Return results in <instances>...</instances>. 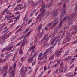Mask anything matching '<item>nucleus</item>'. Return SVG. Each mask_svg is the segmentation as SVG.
<instances>
[{
  "instance_id": "59",
  "label": "nucleus",
  "mask_w": 77,
  "mask_h": 77,
  "mask_svg": "<svg viewBox=\"0 0 77 77\" xmlns=\"http://www.w3.org/2000/svg\"><path fill=\"white\" fill-rule=\"evenodd\" d=\"M68 60H69L68 57H66V58L64 59V60L65 61Z\"/></svg>"
},
{
  "instance_id": "4",
  "label": "nucleus",
  "mask_w": 77,
  "mask_h": 77,
  "mask_svg": "<svg viewBox=\"0 0 77 77\" xmlns=\"http://www.w3.org/2000/svg\"><path fill=\"white\" fill-rule=\"evenodd\" d=\"M54 13L53 14V13ZM51 14H53V16H54V17H56V16H57V11H55V10H54L53 11V12H51Z\"/></svg>"
},
{
  "instance_id": "17",
  "label": "nucleus",
  "mask_w": 77,
  "mask_h": 77,
  "mask_svg": "<svg viewBox=\"0 0 77 77\" xmlns=\"http://www.w3.org/2000/svg\"><path fill=\"white\" fill-rule=\"evenodd\" d=\"M77 26L75 25H74L72 27V29H73V30H75L76 28H77Z\"/></svg>"
},
{
  "instance_id": "50",
  "label": "nucleus",
  "mask_w": 77,
  "mask_h": 77,
  "mask_svg": "<svg viewBox=\"0 0 77 77\" xmlns=\"http://www.w3.org/2000/svg\"><path fill=\"white\" fill-rule=\"evenodd\" d=\"M34 14V13L33 12V11H32V12L31 13V14H30V16H32L33 14Z\"/></svg>"
},
{
  "instance_id": "5",
  "label": "nucleus",
  "mask_w": 77,
  "mask_h": 77,
  "mask_svg": "<svg viewBox=\"0 0 77 77\" xmlns=\"http://www.w3.org/2000/svg\"><path fill=\"white\" fill-rule=\"evenodd\" d=\"M74 16H75V14H73L71 15L70 17V18L68 17L67 22V23H69V21H70V20H71V19H72Z\"/></svg>"
},
{
  "instance_id": "18",
  "label": "nucleus",
  "mask_w": 77,
  "mask_h": 77,
  "mask_svg": "<svg viewBox=\"0 0 77 77\" xmlns=\"http://www.w3.org/2000/svg\"><path fill=\"white\" fill-rule=\"evenodd\" d=\"M14 47V46L10 47L9 48L7 47V50L9 51V50H11V49H12V48Z\"/></svg>"
},
{
  "instance_id": "12",
  "label": "nucleus",
  "mask_w": 77,
  "mask_h": 77,
  "mask_svg": "<svg viewBox=\"0 0 77 77\" xmlns=\"http://www.w3.org/2000/svg\"><path fill=\"white\" fill-rule=\"evenodd\" d=\"M41 2V1H39L37 2L35 4H34L32 5V6H36L38 5L40 2Z\"/></svg>"
},
{
  "instance_id": "9",
  "label": "nucleus",
  "mask_w": 77,
  "mask_h": 77,
  "mask_svg": "<svg viewBox=\"0 0 77 77\" xmlns=\"http://www.w3.org/2000/svg\"><path fill=\"white\" fill-rule=\"evenodd\" d=\"M55 45H56V44L54 43L51 47H50L49 48V49H48V50H49V51H51V50H52V49H53V48L54 47Z\"/></svg>"
},
{
  "instance_id": "7",
  "label": "nucleus",
  "mask_w": 77,
  "mask_h": 77,
  "mask_svg": "<svg viewBox=\"0 0 77 77\" xmlns=\"http://www.w3.org/2000/svg\"><path fill=\"white\" fill-rule=\"evenodd\" d=\"M8 66H4L2 68V70L3 71H5V72H7V70L8 69Z\"/></svg>"
},
{
  "instance_id": "6",
  "label": "nucleus",
  "mask_w": 77,
  "mask_h": 77,
  "mask_svg": "<svg viewBox=\"0 0 77 77\" xmlns=\"http://www.w3.org/2000/svg\"><path fill=\"white\" fill-rule=\"evenodd\" d=\"M42 55V53H40L39 54L38 56V60H41L44 58V57L43 56L42 57H41V56Z\"/></svg>"
},
{
  "instance_id": "28",
  "label": "nucleus",
  "mask_w": 77,
  "mask_h": 77,
  "mask_svg": "<svg viewBox=\"0 0 77 77\" xmlns=\"http://www.w3.org/2000/svg\"><path fill=\"white\" fill-rule=\"evenodd\" d=\"M57 38H55V39H54L53 40V41L51 42V45L53 44V43H54V41H55V40H56V41H57V40H56L57 39Z\"/></svg>"
},
{
  "instance_id": "21",
  "label": "nucleus",
  "mask_w": 77,
  "mask_h": 77,
  "mask_svg": "<svg viewBox=\"0 0 77 77\" xmlns=\"http://www.w3.org/2000/svg\"><path fill=\"white\" fill-rule=\"evenodd\" d=\"M32 50H35V46H31L30 47Z\"/></svg>"
},
{
  "instance_id": "24",
  "label": "nucleus",
  "mask_w": 77,
  "mask_h": 77,
  "mask_svg": "<svg viewBox=\"0 0 77 77\" xmlns=\"http://www.w3.org/2000/svg\"><path fill=\"white\" fill-rule=\"evenodd\" d=\"M31 30V29H30V31L25 36V37H27V36H29V34H30V33Z\"/></svg>"
},
{
  "instance_id": "47",
  "label": "nucleus",
  "mask_w": 77,
  "mask_h": 77,
  "mask_svg": "<svg viewBox=\"0 0 77 77\" xmlns=\"http://www.w3.org/2000/svg\"><path fill=\"white\" fill-rule=\"evenodd\" d=\"M14 44V42H12V43H11L10 44H9V45L10 46H11V45H13Z\"/></svg>"
},
{
  "instance_id": "22",
  "label": "nucleus",
  "mask_w": 77,
  "mask_h": 77,
  "mask_svg": "<svg viewBox=\"0 0 77 77\" xmlns=\"http://www.w3.org/2000/svg\"><path fill=\"white\" fill-rule=\"evenodd\" d=\"M66 40L67 39V41H69L70 40V39L69 38V36L68 37H66Z\"/></svg>"
},
{
  "instance_id": "58",
  "label": "nucleus",
  "mask_w": 77,
  "mask_h": 77,
  "mask_svg": "<svg viewBox=\"0 0 77 77\" xmlns=\"http://www.w3.org/2000/svg\"><path fill=\"white\" fill-rule=\"evenodd\" d=\"M60 60H59L57 62V63L58 65H59L60 64Z\"/></svg>"
},
{
  "instance_id": "16",
  "label": "nucleus",
  "mask_w": 77,
  "mask_h": 77,
  "mask_svg": "<svg viewBox=\"0 0 77 77\" xmlns=\"http://www.w3.org/2000/svg\"><path fill=\"white\" fill-rule=\"evenodd\" d=\"M11 35V34H8V35L6 37H5L3 38V39H4L5 40V39H6L7 38H8L9 36H10Z\"/></svg>"
},
{
  "instance_id": "27",
  "label": "nucleus",
  "mask_w": 77,
  "mask_h": 77,
  "mask_svg": "<svg viewBox=\"0 0 77 77\" xmlns=\"http://www.w3.org/2000/svg\"><path fill=\"white\" fill-rule=\"evenodd\" d=\"M23 54V51H22V49H21L20 50L19 52V54Z\"/></svg>"
},
{
  "instance_id": "13",
  "label": "nucleus",
  "mask_w": 77,
  "mask_h": 77,
  "mask_svg": "<svg viewBox=\"0 0 77 77\" xmlns=\"http://www.w3.org/2000/svg\"><path fill=\"white\" fill-rule=\"evenodd\" d=\"M41 27H42V24H40L39 26H38V28L37 29V30L38 31V32H40V30H41Z\"/></svg>"
},
{
  "instance_id": "38",
  "label": "nucleus",
  "mask_w": 77,
  "mask_h": 77,
  "mask_svg": "<svg viewBox=\"0 0 77 77\" xmlns=\"http://www.w3.org/2000/svg\"><path fill=\"white\" fill-rule=\"evenodd\" d=\"M6 72L4 73L2 76V77H5L6 76Z\"/></svg>"
},
{
  "instance_id": "53",
  "label": "nucleus",
  "mask_w": 77,
  "mask_h": 77,
  "mask_svg": "<svg viewBox=\"0 0 77 77\" xmlns=\"http://www.w3.org/2000/svg\"><path fill=\"white\" fill-rule=\"evenodd\" d=\"M9 13V10H8V9H7V15H8Z\"/></svg>"
},
{
  "instance_id": "10",
  "label": "nucleus",
  "mask_w": 77,
  "mask_h": 77,
  "mask_svg": "<svg viewBox=\"0 0 77 77\" xmlns=\"http://www.w3.org/2000/svg\"><path fill=\"white\" fill-rule=\"evenodd\" d=\"M33 58H34V57L33 56H32L30 59H28V62H29V63H33Z\"/></svg>"
},
{
  "instance_id": "11",
  "label": "nucleus",
  "mask_w": 77,
  "mask_h": 77,
  "mask_svg": "<svg viewBox=\"0 0 77 77\" xmlns=\"http://www.w3.org/2000/svg\"><path fill=\"white\" fill-rule=\"evenodd\" d=\"M15 74V72L14 71H11V75H10L9 77H14Z\"/></svg>"
},
{
  "instance_id": "55",
  "label": "nucleus",
  "mask_w": 77,
  "mask_h": 77,
  "mask_svg": "<svg viewBox=\"0 0 77 77\" xmlns=\"http://www.w3.org/2000/svg\"><path fill=\"white\" fill-rule=\"evenodd\" d=\"M48 45V43H46L44 45L43 47H45V46H46V45Z\"/></svg>"
},
{
  "instance_id": "29",
  "label": "nucleus",
  "mask_w": 77,
  "mask_h": 77,
  "mask_svg": "<svg viewBox=\"0 0 77 77\" xmlns=\"http://www.w3.org/2000/svg\"><path fill=\"white\" fill-rule=\"evenodd\" d=\"M6 50H8V47L5 48L2 51L3 52L4 51H5Z\"/></svg>"
},
{
  "instance_id": "34",
  "label": "nucleus",
  "mask_w": 77,
  "mask_h": 77,
  "mask_svg": "<svg viewBox=\"0 0 77 77\" xmlns=\"http://www.w3.org/2000/svg\"><path fill=\"white\" fill-rule=\"evenodd\" d=\"M7 12V9H5L3 12L2 13V15H3L4 14V13L5 12Z\"/></svg>"
},
{
  "instance_id": "42",
  "label": "nucleus",
  "mask_w": 77,
  "mask_h": 77,
  "mask_svg": "<svg viewBox=\"0 0 77 77\" xmlns=\"http://www.w3.org/2000/svg\"><path fill=\"white\" fill-rule=\"evenodd\" d=\"M77 29H75V31L72 32V34H74V33H77Z\"/></svg>"
},
{
  "instance_id": "43",
  "label": "nucleus",
  "mask_w": 77,
  "mask_h": 77,
  "mask_svg": "<svg viewBox=\"0 0 77 77\" xmlns=\"http://www.w3.org/2000/svg\"><path fill=\"white\" fill-rule=\"evenodd\" d=\"M67 18V16H66L64 18V19H63V20H62V21H65L66 20V18Z\"/></svg>"
},
{
  "instance_id": "26",
  "label": "nucleus",
  "mask_w": 77,
  "mask_h": 77,
  "mask_svg": "<svg viewBox=\"0 0 77 77\" xmlns=\"http://www.w3.org/2000/svg\"><path fill=\"white\" fill-rule=\"evenodd\" d=\"M29 32V28H28L26 29V30L24 32V33L25 34L26 33H27V32Z\"/></svg>"
},
{
  "instance_id": "40",
  "label": "nucleus",
  "mask_w": 77,
  "mask_h": 77,
  "mask_svg": "<svg viewBox=\"0 0 77 77\" xmlns=\"http://www.w3.org/2000/svg\"><path fill=\"white\" fill-rule=\"evenodd\" d=\"M25 44H26V42H24L22 45V46L23 47H24V45H25Z\"/></svg>"
},
{
  "instance_id": "49",
  "label": "nucleus",
  "mask_w": 77,
  "mask_h": 77,
  "mask_svg": "<svg viewBox=\"0 0 77 77\" xmlns=\"http://www.w3.org/2000/svg\"><path fill=\"white\" fill-rule=\"evenodd\" d=\"M14 69L16 68V64L15 63H14Z\"/></svg>"
},
{
  "instance_id": "41",
  "label": "nucleus",
  "mask_w": 77,
  "mask_h": 77,
  "mask_svg": "<svg viewBox=\"0 0 77 77\" xmlns=\"http://www.w3.org/2000/svg\"><path fill=\"white\" fill-rule=\"evenodd\" d=\"M32 20H29L28 22V24H30V23H31V22H32Z\"/></svg>"
},
{
  "instance_id": "39",
  "label": "nucleus",
  "mask_w": 77,
  "mask_h": 77,
  "mask_svg": "<svg viewBox=\"0 0 77 77\" xmlns=\"http://www.w3.org/2000/svg\"><path fill=\"white\" fill-rule=\"evenodd\" d=\"M21 29H18V30H17V31H16L15 32V34H17V33H18V32H19V31H20V30H21Z\"/></svg>"
},
{
  "instance_id": "14",
  "label": "nucleus",
  "mask_w": 77,
  "mask_h": 77,
  "mask_svg": "<svg viewBox=\"0 0 77 77\" xmlns=\"http://www.w3.org/2000/svg\"><path fill=\"white\" fill-rule=\"evenodd\" d=\"M48 49H47L43 54V57H44V56H46L47 53L48 52Z\"/></svg>"
},
{
  "instance_id": "1",
  "label": "nucleus",
  "mask_w": 77,
  "mask_h": 77,
  "mask_svg": "<svg viewBox=\"0 0 77 77\" xmlns=\"http://www.w3.org/2000/svg\"><path fill=\"white\" fill-rule=\"evenodd\" d=\"M45 5H43L42 7V8L40 9V11L41 12V13L38 15L37 17V20H41L42 19V17H44L45 16V12H46V10H45V9H44L45 8Z\"/></svg>"
},
{
  "instance_id": "2",
  "label": "nucleus",
  "mask_w": 77,
  "mask_h": 77,
  "mask_svg": "<svg viewBox=\"0 0 77 77\" xmlns=\"http://www.w3.org/2000/svg\"><path fill=\"white\" fill-rule=\"evenodd\" d=\"M48 35L46 34L45 35L44 37L42 38V40L41 41L39 42V44H42V42L44 41V40L45 39V41H44V43H45V41H48L49 39L51 37V35H50L49 38H47L48 37Z\"/></svg>"
},
{
  "instance_id": "44",
  "label": "nucleus",
  "mask_w": 77,
  "mask_h": 77,
  "mask_svg": "<svg viewBox=\"0 0 77 77\" xmlns=\"http://www.w3.org/2000/svg\"><path fill=\"white\" fill-rule=\"evenodd\" d=\"M63 62H61V63L60 64V67H61L62 66H63Z\"/></svg>"
},
{
  "instance_id": "60",
  "label": "nucleus",
  "mask_w": 77,
  "mask_h": 77,
  "mask_svg": "<svg viewBox=\"0 0 77 77\" xmlns=\"http://www.w3.org/2000/svg\"><path fill=\"white\" fill-rule=\"evenodd\" d=\"M23 60H24V57H22L21 58V61L23 62Z\"/></svg>"
},
{
  "instance_id": "46",
  "label": "nucleus",
  "mask_w": 77,
  "mask_h": 77,
  "mask_svg": "<svg viewBox=\"0 0 77 77\" xmlns=\"http://www.w3.org/2000/svg\"><path fill=\"white\" fill-rule=\"evenodd\" d=\"M24 35H22V37H21L20 38H19L18 39V40H21V39H23V37H24Z\"/></svg>"
},
{
  "instance_id": "8",
  "label": "nucleus",
  "mask_w": 77,
  "mask_h": 77,
  "mask_svg": "<svg viewBox=\"0 0 77 77\" xmlns=\"http://www.w3.org/2000/svg\"><path fill=\"white\" fill-rule=\"evenodd\" d=\"M65 10H63V11L62 12V14L61 15V16L60 17V20H62V17H63V16L65 15Z\"/></svg>"
},
{
  "instance_id": "52",
  "label": "nucleus",
  "mask_w": 77,
  "mask_h": 77,
  "mask_svg": "<svg viewBox=\"0 0 77 77\" xmlns=\"http://www.w3.org/2000/svg\"><path fill=\"white\" fill-rule=\"evenodd\" d=\"M12 53H10V54H8V56H9V57H10V56H12Z\"/></svg>"
},
{
  "instance_id": "30",
  "label": "nucleus",
  "mask_w": 77,
  "mask_h": 77,
  "mask_svg": "<svg viewBox=\"0 0 77 77\" xmlns=\"http://www.w3.org/2000/svg\"><path fill=\"white\" fill-rule=\"evenodd\" d=\"M6 50H8V47L5 48L2 51L3 52L4 51H5Z\"/></svg>"
},
{
  "instance_id": "45",
  "label": "nucleus",
  "mask_w": 77,
  "mask_h": 77,
  "mask_svg": "<svg viewBox=\"0 0 77 77\" xmlns=\"http://www.w3.org/2000/svg\"><path fill=\"white\" fill-rule=\"evenodd\" d=\"M47 69V66H44V71H46Z\"/></svg>"
},
{
  "instance_id": "61",
  "label": "nucleus",
  "mask_w": 77,
  "mask_h": 77,
  "mask_svg": "<svg viewBox=\"0 0 77 77\" xmlns=\"http://www.w3.org/2000/svg\"><path fill=\"white\" fill-rule=\"evenodd\" d=\"M12 66H11L9 67V71H11V69H12Z\"/></svg>"
},
{
  "instance_id": "62",
  "label": "nucleus",
  "mask_w": 77,
  "mask_h": 77,
  "mask_svg": "<svg viewBox=\"0 0 77 77\" xmlns=\"http://www.w3.org/2000/svg\"><path fill=\"white\" fill-rule=\"evenodd\" d=\"M6 59H2V62H6Z\"/></svg>"
},
{
  "instance_id": "54",
  "label": "nucleus",
  "mask_w": 77,
  "mask_h": 77,
  "mask_svg": "<svg viewBox=\"0 0 77 77\" xmlns=\"http://www.w3.org/2000/svg\"><path fill=\"white\" fill-rule=\"evenodd\" d=\"M38 40V38H36L35 39V43H36V42H37V40Z\"/></svg>"
},
{
  "instance_id": "15",
  "label": "nucleus",
  "mask_w": 77,
  "mask_h": 77,
  "mask_svg": "<svg viewBox=\"0 0 77 77\" xmlns=\"http://www.w3.org/2000/svg\"><path fill=\"white\" fill-rule=\"evenodd\" d=\"M0 42H2L1 43V45H3V44L5 42V40H4V39H3L2 38L0 40Z\"/></svg>"
},
{
  "instance_id": "63",
  "label": "nucleus",
  "mask_w": 77,
  "mask_h": 77,
  "mask_svg": "<svg viewBox=\"0 0 77 77\" xmlns=\"http://www.w3.org/2000/svg\"><path fill=\"white\" fill-rule=\"evenodd\" d=\"M68 59L69 60V59H71V56H69L68 57Z\"/></svg>"
},
{
  "instance_id": "64",
  "label": "nucleus",
  "mask_w": 77,
  "mask_h": 77,
  "mask_svg": "<svg viewBox=\"0 0 77 77\" xmlns=\"http://www.w3.org/2000/svg\"><path fill=\"white\" fill-rule=\"evenodd\" d=\"M75 5H76V9H77V1L76 2Z\"/></svg>"
},
{
  "instance_id": "31",
  "label": "nucleus",
  "mask_w": 77,
  "mask_h": 77,
  "mask_svg": "<svg viewBox=\"0 0 77 77\" xmlns=\"http://www.w3.org/2000/svg\"><path fill=\"white\" fill-rule=\"evenodd\" d=\"M7 34H8V33H6L4 34V35L2 36V37L3 38H3H4V37H6V35H7Z\"/></svg>"
},
{
  "instance_id": "57",
  "label": "nucleus",
  "mask_w": 77,
  "mask_h": 77,
  "mask_svg": "<svg viewBox=\"0 0 77 77\" xmlns=\"http://www.w3.org/2000/svg\"><path fill=\"white\" fill-rule=\"evenodd\" d=\"M31 50H32V49H31V48H30V47L29 48V49H28V51L29 52H30V51H31Z\"/></svg>"
},
{
  "instance_id": "56",
  "label": "nucleus",
  "mask_w": 77,
  "mask_h": 77,
  "mask_svg": "<svg viewBox=\"0 0 77 77\" xmlns=\"http://www.w3.org/2000/svg\"><path fill=\"white\" fill-rule=\"evenodd\" d=\"M21 44V43L19 42L18 44L16 45V46H18V45H20Z\"/></svg>"
},
{
  "instance_id": "32",
  "label": "nucleus",
  "mask_w": 77,
  "mask_h": 77,
  "mask_svg": "<svg viewBox=\"0 0 77 77\" xmlns=\"http://www.w3.org/2000/svg\"><path fill=\"white\" fill-rule=\"evenodd\" d=\"M69 54V53H66L63 55V57H65V56H67L68 54Z\"/></svg>"
},
{
  "instance_id": "23",
  "label": "nucleus",
  "mask_w": 77,
  "mask_h": 77,
  "mask_svg": "<svg viewBox=\"0 0 77 77\" xmlns=\"http://www.w3.org/2000/svg\"><path fill=\"white\" fill-rule=\"evenodd\" d=\"M57 43V44H58V45H60V41H57L56 42H55V44H56Z\"/></svg>"
},
{
  "instance_id": "3",
  "label": "nucleus",
  "mask_w": 77,
  "mask_h": 77,
  "mask_svg": "<svg viewBox=\"0 0 77 77\" xmlns=\"http://www.w3.org/2000/svg\"><path fill=\"white\" fill-rule=\"evenodd\" d=\"M27 68H26V69H25V71H24L23 72V69L22 68L21 69V70L20 71V74L21 75H22V77H26V75L25 74V73L26 72H27ZM19 77H20V76H19Z\"/></svg>"
},
{
  "instance_id": "25",
  "label": "nucleus",
  "mask_w": 77,
  "mask_h": 77,
  "mask_svg": "<svg viewBox=\"0 0 77 77\" xmlns=\"http://www.w3.org/2000/svg\"><path fill=\"white\" fill-rule=\"evenodd\" d=\"M57 23H58V21H56L55 22H54L53 25V26H54V27L56 24H57Z\"/></svg>"
},
{
  "instance_id": "35",
  "label": "nucleus",
  "mask_w": 77,
  "mask_h": 77,
  "mask_svg": "<svg viewBox=\"0 0 77 77\" xmlns=\"http://www.w3.org/2000/svg\"><path fill=\"white\" fill-rule=\"evenodd\" d=\"M21 15V14H19L17 17H14L13 18V19H17V18H18Z\"/></svg>"
},
{
  "instance_id": "20",
  "label": "nucleus",
  "mask_w": 77,
  "mask_h": 77,
  "mask_svg": "<svg viewBox=\"0 0 77 77\" xmlns=\"http://www.w3.org/2000/svg\"><path fill=\"white\" fill-rule=\"evenodd\" d=\"M62 22H63V21H62V20H61L60 22V24H59V25L58 26V27H59V28H60L61 27V26H62Z\"/></svg>"
},
{
  "instance_id": "36",
  "label": "nucleus",
  "mask_w": 77,
  "mask_h": 77,
  "mask_svg": "<svg viewBox=\"0 0 77 77\" xmlns=\"http://www.w3.org/2000/svg\"><path fill=\"white\" fill-rule=\"evenodd\" d=\"M54 58V56H51L50 58L51 60H53Z\"/></svg>"
},
{
  "instance_id": "48",
  "label": "nucleus",
  "mask_w": 77,
  "mask_h": 77,
  "mask_svg": "<svg viewBox=\"0 0 77 77\" xmlns=\"http://www.w3.org/2000/svg\"><path fill=\"white\" fill-rule=\"evenodd\" d=\"M9 56L8 55H6L5 57V58L8 59V58H9Z\"/></svg>"
},
{
  "instance_id": "19",
  "label": "nucleus",
  "mask_w": 77,
  "mask_h": 77,
  "mask_svg": "<svg viewBox=\"0 0 77 77\" xmlns=\"http://www.w3.org/2000/svg\"><path fill=\"white\" fill-rule=\"evenodd\" d=\"M17 52H16V54H14V56L13 57V59H12L13 61H15V56L16 55H17Z\"/></svg>"
},
{
  "instance_id": "37",
  "label": "nucleus",
  "mask_w": 77,
  "mask_h": 77,
  "mask_svg": "<svg viewBox=\"0 0 77 77\" xmlns=\"http://www.w3.org/2000/svg\"><path fill=\"white\" fill-rule=\"evenodd\" d=\"M62 4H63V2H59L58 4V5L59 6H61Z\"/></svg>"
},
{
  "instance_id": "51",
  "label": "nucleus",
  "mask_w": 77,
  "mask_h": 77,
  "mask_svg": "<svg viewBox=\"0 0 77 77\" xmlns=\"http://www.w3.org/2000/svg\"><path fill=\"white\" fill-rule=\"evenodd\" d=\"M19 18H20V17H17V18L16 19L14 20V22H15V21H17V20H18Z\"/></svg>"
},
{
  "instance_id": "33",
  "label": "nucleus",
  "mask_w": 77,
  "mask_h": 77,
  "mask_svg": "<svg viewBox=\"0 0 77 77\" xmlns=\"http://www.w3.org/2000/svg\"><path fill=\"white\" fill-rule=\"evenodd\" d=\"M37 56V53H36V52H35L34 54V55L32 56V57H34H34H35V56Z\"/></svg>"
}]
</instances>
